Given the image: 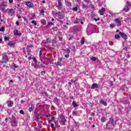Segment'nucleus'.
I'll return each mask as SVG.
<instances>
[{
	"label": "nucleus",
	"mask_w": 131,
	"mask_h": 131,
	"mask_svg": "<svg viewBox=\"0 0 131 131\" xmlns=\"http://www.w3.org/2000/svg\"><path fill=\"white\" fill-rule=\"evenodd\" d=\"M81 24H83V22L81 21Z\"/></svg>",
	"instance_id": "obj_64"
},
{
	"label": "nucleus",
	"mask_w": 131,
	"mask_h": 131,
	"mask_svg": "<svg viewBox=\"0 0 131 131\" xmlns=\"http://www.w3.org/2000/svg\"><path fill=\"white\" fill-rule=\"evenodd\" d=\"M40 54H41V50H40L39 52V56H40Z\"/></svg>",
	"instance_id": "obj_56"
},
{
	"label": "nucleus",
	"mask_w": 131,
	"mask_h": 131,
	"mask_svg": "<svg viewBox=\"0 0 131 131\" xmlns=\"http://www.w3.org/2000/svg\"><path fill=\"white\" fill-rule=\"evenodd\" d=\"M72 104H73V106L74 108H75V107H76L77 106V104L74 101L73 102Z\"/></svg>",
	"instance_id": "obj_25"
},
{
	"label": "nucleus",
	"mask_w": 131,
	"mask_h": 131,
	"mask_svg": "<svg viewBox=\"0 0 131 131\" xmlns=\"http://www.w3.org/2000/svg\"><path fill=\"white\" fill-rule=\"evenodd\" d=\"M29 112H32V111H33V108H32V107H31L29 108Z\"/></svg>",
	"instance_id": "obj_34"
},
{
	"label": "nucleus",
	"mask_w": 131,
	"mask_h": 131,
	"mask_svg": "<svg viewBox=\"0 0 131 131\" xmlns=\"http://www.w3.org/2000/svg\"><path fill=\"white\" fill-rule=\"evenodd\" d=\"M110 123H111V124H112V125H113V124H114V123H113V119H110Z\"/></svg>",
	"instance_id": "obj_26"
},
{
	"label": "nucleus",
	"mask_w": 131,
	"mask_h": 131,
	"mask_svg": "<svg viewBox=\"0 0 131 131\" xmlns=\"http://www.w3.org/2000/svg\"><path fill=\"white\" fill-rule=\"evenodd\" d=\"M93 20H94V21H96L97 22V21H99V20H100V18H94Z\"/></svg>",
	"instance_id": "obj_40"
},
{
	"label": "nucleus",
	"mask_w": 131,
	"mask_h": 131,
	"mask_svg": "<svg viewBox=\"0 0 131 131\" xmlns=\"http://www.w3.org/2000/svg\"><path fill=\"white\" fill-rule=\"evenodd\" d=\"M57 8L58 10H61L62 9V2L60 0H58Z\"/></svg>",
	"instance_id": "obj_10"
},
{
	"label": "nucleus",
	"mask_w": 131,
	"mask_h": 131,
	"mask_svg": "<svg viewBox=\"0 0 131 131\" xmlns=\"http://www.w3.org/2000/svg\"><path fill=\"white\" fill-rule=\"evenodd\" d=\"M51 21H55V19L52 18V19H51Z\"/></svg>",
	"instance_id": "obj_55"
},
{
	"label": "nucleus",
	"mask_w": 131,
	"mask_h": 131,
	"mask_svg": "<svg viewBox=\"0 0 131 131\" xmlns=\"http://www.w3.org/2000/svg\"><path fill=\"white\" fill-rule=\"evenodd\" d=\"M14 34L16 36H20L22 35V34H21L20 33H19V32L17 30H15L14 31Z\"/></svg>",
	"instance_id": "obj_11"
},
{
	"label": "nucleus",
	"mask_w": 131,
	"mask_h": 131,
	"mask_svg": "<svg viewBox=\"0 0 131 131\" xmlns=\"http://www.w3.org/2000/svg\"><path fill=\"white\" fill-rule=\"evenodd\" d=\"M105 11H106V9H105V8H102L101 9L99 10L100 15H101V16H103Z\"/></svg>",
	"instance_id": "obj_8"
},
{
	"label": "nucleus",
	"mask_w": 131,
	"mask_h": 131,
	"mask_svg": "<svg viewBox=\"0 0 131 131\" xmlns=\"http://www.w3.org/2000/svg\"><path fill=\"white\" fill-rule=\"evenodd\" d=\"M2 41H3V39L0 38V43L2 42Z\"/></svg>",
	"instance_id": "obj_52"
},
{
	"label": "nucleus",
	"mask_w": 131,
	"mask_h": 131,
	"mask_svg": "<svg viewBox=\"0 0 131 131\" xmlns=\"http://www.w3.org/2000/svg\"><path fill=\"white\" fill-rule=\"evenodd\" d=\"M10 4H12L13 3V0H9Z\"/></svg>",
	"instance_id": "obj_46"
},
{
	"label": "nucleus",
	"mask_w": 131,
	"mask_h": 131,
	"mask_svg": "<svg viewBox=\"0 0 131 131\" xmlns=\"http://www.w3.org/2000/svg\"><path fill=\"white\" fill-rule=\"evenodd\" d=\"M72 115L74 116H78V112H76V111H74L73 112Z\"/></svg>",
	"instance_id": "obj_21"
},
{
	"label": "nucleus",
	"mask_w": 131,
	"mask_h": 131,
	"mask_svg": "<svg viewBox=\"0 0 131 131\" xmlns=\"http://www.w3.org/2000/svg\"><path fill=\"white\" fill-rule=\"evenodd\" d=\"M64 57H65L66 58H69V54H66V55H64Z\"/></svg>",
	"instance_id": "obj_43"
},
{
	"label": "nucleus",
	"mask_w": 131,
	"mask_h": 131,
	"mask_svg": "<svg viewBox=\"0 0 131 131\" xmlns=\"http://www.w3.org/2000/svg\"><path fill=\"white\" fill-rule=\"evenodd\" d=\"M110 27L111 28H114V27H115V24H111L110 25Z\"/></svg>",
	"instance_id": "obj_24"
},
{
	"label": "nucleus",
	"mask_w": 131,
	"mask_h": 131,
	"mask_svg": "<svg viewBox=\"0 0 131 131\" xmlns=\"http://www.w3.org/2000/svg\"><path fill=\"white\" fill-rule=\"evenodd\" d=\"M26 6L29 7V8H32L34 6V5L30 2H26Z\"/></svg>",
	"instance_id": "obj_6"
},
{
	"label": "nucleus",
	"mask_w": 131,
	"mask_h": 131,
	"mask_svg": "<svg viewBox=\"0 0 131 131\" xmlns=\"http://www.w3.org/2000/svg\"><path fill=\"white\" fill-rule=\"evenodd\" d=\"M40 14H41V15H45V10L43 9H42V10H41V11L40 12Z\"/></svg>",
	"instance_id": "obj_32"
},
{
	"label": "nucleus",
	"mask_w": 131,
	"mask_h": 131,
	"mask_svg": "<svg viewBox=\"0 0 131 131\" xmlns=\"http://www.w3.org/2000/svg\"><path fill=\"white\" fill-rule=\"evenodd\" d=\"M119 34H120L122 38H123V39H127V35H126V34L121 32H120Z\"/></svg>",
	"instance_id": "obj_2"
},
{
	"label": "nucleus",
	"mask_w": 131,
	"mask_h": 131,
	"mask_svg": "<svg viewBox=\"0 0 131 131\" xmlns=\"http://www.w3.org/2000/svg\"><path fill=\"white\" fill-rule=\"evenodd\" d=\"M9 82H13V80H10Z\"/></svg>",
	"instance_id": "obj_58"
},
{
	"label": "nucleus",
	"mask_w": 131,
	"mask_h": 131,
	"mask_svg": "<svg viewBox=\"0 0 131 131\" xmlns=\"http://www.w3.org/2000/svg\"><path fill=\"white\" fill-rule=\"evenodd\" d=\"M3 61L4 63H8L9 59H8V56L5 54L3 55Z\"/></svg>",
	"instance_id": "obj_4"
},
{
	"label": "nucleus",
	"mask_w": 131,
	"mask_h": 131,
	"mask_svg": "<svg viewBox=\"0 0 131 131\" xmlns=\"http://www.w3.org/2000/svg\"><path fill=\"white\" fill-rule=\"evenodd\" d=\"M1 125H2L3 126H5V125H6V124H5V122H2L1 123Z\"/></svg>",
	"instance_id": "obj_38"
},
{
	"label": "nucleus",
	"mask_w": 131,
	"mask_h": 131,
	"mask_svg": "<svg viewBox=\"0 0 131 131\" xmlns=\"http://www.w3.org/2000/svg\"><path fill=\"white\" fill-rule=\"evenodd\" d=\"M28 59H29V60H31V59H32V58L29 57L28 58Z\"/></svg>",
	"instance_id": "obj_57"
},
{
	"label": "nucleus",
	"mask_w": 131,
	"mask_h": 131,
	"mask_svg": "<svg viewBox=\"0 0 131 131\" xmlns=\"http://www.w3.org/2000/svg\"><path fill=\"white\" fill-rule=\"evenodd\" d=\"M16 25H19V22L18 21H16Z\"/></svg>",
	"instance_id": "obj_50"
},
{
	"label": "nucleus",
	"mask_w": 131,
	"mask_h": 131,
	"mask_svg": "<svg viewBox=\"0 0 131 131\" xmlns=\"http://www.w3.org/2000/svg\"><path fill=\"white\" fill-rule=\"evenodd\" d=\"M99 103H101V104H102V105H104V106H107V102H106L102 99H100L99 100Z\"/></svg>",
	"instance_id": "obj_13"
},
{
	"label": "nucleus",
	"mask_w": 131,
	"mask_h": 131,
	"mask_svg": "<svg viewBox=\"0 0 131 131\" xmlns=\"http://www.w3.org/2000/svg\"><path fill=\"white\" fill-rule=\"evenodd\" d=\"M9 14H10L11 16H13V15L15 14V12L13 9H9Z\"/></svg>",
	"instance_id": "obj_18"
},
{
	"label": "nucleus",
	"mask_w": 131,
	"mask_h": 131,
	"mask_svg": "<svg viewBox=\"0 0 131 131\" xmlns=\"http://www.w3.org/2000/svg\"><path fill=\"white\" fill-rule=\"evenodd\" d=\"M42 3L43 4H45L46 3V1H42Z\"/></svg>",
	"instance_id": "obj_54"
},
{
	"label": "nucleus",
	"mask_w": 131,
	"mask_h": 131,
	"mask_svg": "<svg viewBox=\"0 0 131 131\" xmlns=\"http://www.w3.org/2000/svg\"><path fill=\"white\" fill-rule=\"evenodd\" d=\"M81 43H82V45H83V43H84V38H82L81 40Z\"/></svg>",
	"instance_id": "obj_31"
},
{
	"label": "nucleus",
	"mask_w": 131,
	"mask_h": 131,
	"mask_svg": "<svg viewBox=\"0 0 131 131\" xmlns=\"http://www.w3.org/2000/svg\"><path fill=\"white\" fill-rule=\"evenodd\" d=\"M92 116H95V114H93L92 115Z\"/></svg>",
	"instance_id": "obj_62"
},
{
	"label": "nucleus",
	"mask_w": 131,
	"mask_h": 131,
	"mask_svg": "<svg viewBox=\"0 0 131 131\" xmlns=\"http://www.w3.org/2000/svg\"><path fill=\"white\" fill-rule=\"evenodd\" d=\"M18 19H20V18H21V16H18Z\"/></svg>",
	"instance_id": "obj_59"
},
{
	"label": "nucleus",
	"mask_w": 131,
	"mask_h": 131,
	"mask_svg": "<svg viewBox=\"0 0 131 131\" xmlns=\"http://www.w3.org/2000/svg\"><path fill=\"white\" fill-rule=\"evenodd\" d=\"M64 53L67 54H69L70 53V50H69V49L67 48L65 50H64Z\"/></svg>",
	"instance_id": "obj_22"
},
{
	"label": "nucleus",
	"mask_w": 131,
	"mask_h": 131,
	"mask_svg": "<svg viewBox=\"0 0 131 131\" xmlns=\"http://www.w3.org/2000/svg\"><path fill=\"white\" fill-rule=\"evenodd\" d=\"M47 117H49V123H52L51 122L52 121H54V119H55V117L52 116H47Z\"/></svg>",
	"instance_id": "obj_7"
},
{
	"label": "nucleus",
	"mask_w": 131,
	"mask_h": 131,
	"mask_svg": "<svg viewBox=\"0 0 131 131\" xmlns=\"http://www.w3.org/2000/svg\"><path fill=\"white\" fill-rule=\"evenodd\" d=\"M115 21L116 22V23H117L118 25V26H120V25H121V21H120V20H119V19L118 18H116L115 19Z\"/></svg>",
	"instance_id": "obj_12"
},
{
	"label": "nucleus",
	"mask_w": 131,
	"mask_h": 131,
	"mask_svg": "<svg viewBox=\"0 0 131 131\" xmlns=\"http://www.w3.org/2000/svg\"><path fill=\"white\" fill-rule=\"evenodd\" d=\"M54 24L52 23L51 21L48 22V25H53Z\"/></svg>",
	"instance_id": "obj_42"
},
{
	"label": "nucleus",
	"mask_w": 131,
	"mask_h": 131,
	"mask_svg": "<svg viewBox=\"0 0 131 131\" xmlns=\"http://www.w3.org/2000/svg\"><path fill=\"white\" fill-rule=\"evenodd\" d=\"M110 14L111 15V16H115L114 13L111 11L110 12Z\"/></svg>",
	"instance_id": "obj_41"
},
{
	"label": "nucleus",
	"mask_w": 131,
	"mask_h": 131,
	"mask_svg": "<svg viewBox=\"0 0 131 131\" xmlns=\"http://www.w3.org/2000/svg\"><path fill=\"white\" fill-rule=\"evenodd\" d=\"M32 59L34 60V62L35 63H37V60H36V58L35 57H33Z\"/></svg>",
	"instance_id": "obj_35"
},
{
	"label": "nucleus",
	"mask_w": 131,
	"mask_h": 131,
	"mask_svg": "<svg viewBox=\"0 0 131 131\" xmlns=\"http://www.w3.org/2000/svg\"><path fill=\"white\" fill-rule=\"evenodd\" d=\"M7 106L8 107H13V105H14V102H13V101L8 100L7 101Z\"/></svg>",
	"instance_id": "obj_3"
},
{
	"label": "nucleus",
	"mask_w": 131,
	"mask_h": 131,
	"mask_svg": "<svg viewBox=\"0 0 131 131\" xmlns=\"http://www.w3.org/2000/svg\"><path fill=\"white\" fill-rule=\"evenodd\" d=\"M40 22L41 24H46V20L45 19H41Z\"/></svg>",
	"instance_id": "obj_28"
},
{
	"label": "nucleus",
	"mask_w": 131,
	"mask_h": 131,
	"mask_svg": "<svg viewBox=\"0 0 131 131\" xmlns=\"http://www.w3.org/2000/svg\"><path fill=\"white\" fill-rule=\"evenodd\" d=\"M32 17L31 18H30L31 20H32V19H35V15L32 14Z\"/></svg>",
	"instance_id": "obj_33"
},
{
	"label": "nucleus",
	"mask_w": 131,
	"mask_h": 131,
	"mask_svg": "<svg viewBox=\"0 0 131 131\" xmlns=\"http://www.w3.org/2000/svg\"><path fill=\"white\" fill-rule=\"evenodd\" d=\"M101 121H102V122H105V121H106V119L105 118V117H102L101 119Z\"/></svg>",
	"instance_id": "obj_29"
},
{
	"label": "nucleus",
	"mask_w": 131,
	"mask_h": 131,
	"mask_svg": "<svg viewBox=\"0 0 131 131\" xmlns=\"http://www.w3.org/2000/svg\"><path fill=\"white\" fill-rule=\"evenodd\" d=\"M6 7V5L2 4H0V10H2V11H4L5 10V7Z\"/></svg>",
	"instance_id": "obj_16"
},
{
	"label": "nucleus",
	"mask_w": 131,
	"mask_h": 131,
	"mask_svg": "<svg viewBox=\"0 0 131 131\" xmlns=\"http://www.w3.org/2000/svg\"><path fill=\"white\" fill-rule=\"evenodd\" d=\"M65 1V4L67 6V7H71V3H69L68 1H67V0H64Z\"/></svg>",
	"instance_id": "obj_17"
},
{
	"label": "nucleus",
	"mask_w": 131,
	"mask_h": 131,
	"mask_svg": "<svg viewBox=\"0 0 131 131\" xmlns=\"http://www.w3.org/2000/svg\"><path fill=\"white\" fill-rule=\"evenodd\" d=\"M74 23H75V24H78V21H76L74 22Z\"/></svg>",
	"instance_id": "obj_51"
},
{
	"label": "nucleus",
	"mask_w": 131,
	"mask_h": 131,
	"mask_svg": "<svg viewBox=\"0 0 131 131\" xmlns=\"http://www.w3.org/2000/svg\"><path fill=\"white\" fill-rule=\"evenodd\" d=\"M92 61H96L97 60V58H96V57H94L92 58Z\"/></svg>",
	"instance_id": "obj_37"
},
{
	"label": "nucleus",
	"mask_w": 131,
	"mask_h": 131,
	"mask_svg": "<svg viewBox=\"0 0 131 131\" xmlns=\"http://www.w3.org/2000/svg\"><path fill=\"white\" fill-rule=\"evenodd\" d=\"M115 37L117 39H118L120 38V36L118 34H117L115 35Z\"/></svg>",
	"instance_id": "obj_23"
},
{
	"label": "nucleus",
	"mask_w": 131,
	"mask_h": 131,
	"mask_svg": "<svg viewBox=\"0 0 131 131\" xmlns=\"http://www.w3.org/2000/svg\"><path fill=\"white\" fill-rule=\"evenodd\" d=\"M0 31L4 32L5 31V27H2L0 28Z\"/></svg>",
	"instance_id": "obj_27"
},
{
	"label": "nucleus",
	"mask_w": 131,
	"mask_h": 131,
	"mask_svg": "<svg viewBox=\"0 0 131 131\" xmlns=\"http://www.w3.org/2000/svg\"><path fill=\"white\" fill-rule=\"evenodd\" d=\"M19 113H20V114H24V112H23V111L21 110V111H20Z\"/></svg>",
	"instance_id": "obj_45"
},
{
	"label": "nucleus",
	"mask_w": 131,
	"mask_h": 131,
	"mask_svg": "<svg viewBox=\"0 0 131 131\" xmlns=\"http://www.w3.org/2000/svg\"><path fill=\"white\" fill-rule=\"evenodd\" d=\"M68 84H69V85H71V82H68Z\"/></svg>",
	"instance_id": "obj_53"
},
{
	"label": "nucleus",
	"mask_w": 131,
	"mask_h": 131,
	"mask_svg": "<svg viewBox=\"0 0 131 131\" xmlns=\"http://www.w3.org/2000/svg\"><path fill=\"white\" fill-rule=\"evenodd\" d=\"M15 43H12L11 42H8V46H9V47H11L12 48H15Z\"/></svg>",
	"instance_id": "obj_19"
},
{
	"label": "nucleus",
	"mask_w": 131,
	"mask_h": 131,
	"mask_svg": "<svg viewBox=\"0 0 131 131\" xmlns=\"http://www.w3.org/2000/svg\"><path fill=\"white\" fill-rule=\"evenodd\" d=\"M47 42H51V40H50V39H47Z\"/></svg>",
	"instance_id": "obj_49"
},
{
	"label": "nucleus",
	"mask_w": 131,
	"mask_h": 131,
	"mask_svg": "<svg viewBox=\"0 0 131 131\" xmlns=\"http://www.w3.org/2000/svg\"><path fill=\"white\" fill-rule=\"evenodd\" d=\"M41 73L42 75H44V74H45L46 73L43 71H42Z\"/></svg>",
	"instance_id": "obj_47"
},
{
	"label": "nucleus",
	"mask_w": 131,
	"mask_h": 131,
	"mask_svg": "<svg viewBox=\"0 0 131 131\" xmlns=\"http://www.w3.org/2000/svg\"><path fill=\"white\" fill-rule=\"evenodd\" d=\"M54 123L56 125H57V123L56 122H54Z\"/></svg>",
	"instance_id": "obj_61"
},
{
	"label": "nucleus",
	"mask_w": 131,
	"mask_h": 131,
	"mask_svg": "<svg viewBox=\"0 0 131 131\" xmlns=\"http://www.w3.org/2000/svg\"><path fill=\"white\" fill-rule=\"evenodd\" d=\"M5 120H6V121L8 120V118H6L5 119Z\"/></svg>",
	"instance_id": "obj_63"
},
{
	"label": "nucleus",
	"mask_w": 131,
	"mask_h": 131,
	"mask_svg": "<svg viewBox=\"0 0 131 131\" xmlns=\"http://www.w3.org/2000/svg\"><path fill=\"white\" fill-rule=\"evenodd\" d=\"M99 88V85L96 84V83H93L91 86V89H98Z\"/></svg>",
	"instance_id": "obj_15"
},
{
	"label": "nucleus",
	"mask_w": 131,
	"mask_h": 131,
	"mask_svg": "<svg viewBox=\"0 0 131 131\" xmlns=\"http://www.w3.org/2000/svg\"><path fill=\"white\" fill-rule=\"evenodd\" d=\"M127 6H128V7H131V3L130 2H127Z\"/></svg>",
	"instance_id": "obj_36"
},
{
	"label": "nucleus",
	"mask_w": 131,
	"mask_h": 131,
	"mask_svg": "<svg viewBox=\"0 0 131 131\" xmlns=\"http://www.w3.org/2000/svg\"><path fill=\"white\" fill-rule=\"evenodd\" d=\"M55 16H56V17H58L60 19H62V18H63V16H62V13H61V12H60L55 13Z\"/></svg>",
	"instance_id": "obj_9"
},
{
	"label": "nucleus",
	"mask_w": 131,
	"mask_h": 131,
	"mask_svg": "<svg viewBox=\"0 0 131 131\" xmlns=\"http://www.w3.org/2000/svg\"><path fill=\"white\" fill-rule=\"evenodd\" d=\"M73 10L75 11V12H76L77 11V7H74Z\"/></svg>",
	"instance_id": "obj_39"
},
{
	"label": "nucleus",
	"mask_w": 131,
	"mask_h": 131,
	"mask_svg": "<svg viewBox=\"0 0 131 131\" xmlns=\"http://www.w3.org/2000/svg\"><path fill=\"white\" fill-rule=\"evenodd\" d=\"M129 10V8H128V6H125V8L123 9V11H124L125 12H128Z\"/></svg>",
	"instance_id": "obj_20"
},
{
	"label": "nucleus",
	"mask_w": 131,
	"mask_h": 131,
	"mask_svg": "<svg viewBox=\"0 0 131 131\" xmlns=\"http://www.w3.org/2000/svg\"><path fill=\"white\" fill-rule=\"evenodd\" d=\"M71 39H72V38H69V40H71Z\"/></svg>",
	"instance_id": "obj_60"
},
{
	"label": "nucleus",
	"mask_w": 131,
	"mask_h": 131,
	"mask_svg": "<svg viewBox=\"0 0 131 131\" xmlns=\"http://www.w3.org/2000/svg\"><path fill=\"white\" fill-rule=\"evenodd\" d=\"M62 58H60L58 59V61L57 62H55V64H56V66H62V64L61 63V62H62Z\"/></svg>",
	"instance_id": "obj_5"
},
{
	"label": "nucleus",
	"mask_w": 131,
	"mask_h": 131,
	"mask_svg": "<svg viewBox=\"0 0 131 131\" xmlns=\"http://www.w3.org/2000/svg\"><path fill=\"white\" fill-rule=\"evenodd\" d=\"M60 122L62 125H65V123L66 122V119H65L63 115H60Z\"/></svg>",
	"instance_id": "obj_1"
},
{
	"label": "nucleus",
	"mask_w": 131,
	"mask_h": 131,
	"mask_svg": "<svg viewBox=\"0 0 131 131\" xmlns=\"http://www.w3.org/2000/svg\"><path fill=\"white\" fill-rule=\"evenodd\" d=\"M5 40H9V37H5L4 38Z\"/></svg>",
	"instance_id": "obj_44"
},
{
	"label": "nucleus",
	"mask_w": 131,
	"mask_h": 131,
	"mask_svg": "<svg viewBox=\"0 0 131 131\" xmlns=\"http://www.w3.org/2000/svg\"><path fill=\"white\" fill-rule=\"evenodd\" d=\"M51 127L52 128H54V124H51Z\"/></svg>",
	"instance_id": "obj_48"
},
{
	"label": "nucleus",
	"mask_w": 131,
	"mask_h": 131,
	"mask_svg": "<svg viewBox=\"0 0 131 131\" xmlns=\"http://www.w3.org/2000/svg\"><path fill=\"white\" fill-rule=\"evenodd\" d=\"M31 23L34 25V26H36V22L35 20H32Z\"/></svg>",
	"instance_id": "obj_30"
},
{
	"label": "nucleus",
	"mask_w": 131,
	"mask_h": 131,
	"mask_svg": "<svg viewBox=\"0 0 131 131\" xmlns=\"http://www.w3.org/2000/svg\"><path fill=\"white\" fill-rule=\"evenodd\" d=\"M11 124H15V123H16V120H15V117H14V116L12 117L11 119Z\"/></svg>",
	"instance_id": "obj_14"
}]
</instances>
